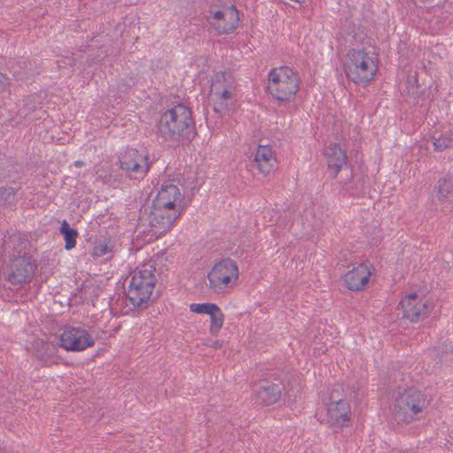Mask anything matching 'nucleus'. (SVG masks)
Returning a JSON list of instances; mask_svg holds the SVG:
<instances>
[{"instance_id":"6e6552de","label":"nucleus","mask_w":453,"mask_h":453,"mask_svg":"<svg viewBox=\"0 0 453 453\" xmlns=\"http://www.w3.org/2000/svg\"><path fill=\"white\" fill-rule=\"evenodd\" d=\"M96 342L93 336L84 328L74 326H65L62 334L57 339L58 347L67 351H82L93 347Z\"/></svg>"},{"instance_id":"7c9ffc66","label":"nucleus","mask_w":453,"mask_h":453,"mask_svg":"<svg viewBox=\"0 0 453 453\" xmlns=\"http://www.w3.org/2000/svg\"><path fill=\"white\" fill-rule=\"evenodd\" d=\"M8 160L0 155V182L10 176Z\"/></svg>"},{"instance_id":"aec40b11","label":"nucleus","mask_w":453,"mask_h":453,"mask_svg":"<svg viewBox=\"0 0 453 453\" xmlns=\"http://www.w3.org/2000/svg\"><path fill=\"white\" fill-rule=\"evenodd\" d=\"M154 200L164 203V205L170 203L171 201L184 203V196L176 185L167 184L161 186Z\"/></svg>"},{"instance_id":"a878e982","label":"nucleus","mask_w":453,"mask_h":453,"mask_svg":"<svg viewBox=\"0 0 453 453\" xmlns=\"http://www.w3.org/2000/svg\"><path fill=\"white\" fill-rule=\"evenodd\" d=\"M152 203L157 205V207L162 208L165 211H169V213H173L176 215V219H179L185 210L184 203H176L171 201L170 203L165 204L162 202L153 200Z\"/></svg>"},{"instance_id":"39448f33","label":"nucleus","mask_w":453,"mask_h":453,"mask_svg":"<svg viewBox=\"0 0 453 453\" xmlns=\"http://www.w3.org/2000/svg\"><path fill=\"white\" fill-rule=\"evenodd\" d=\"M344 72L347 78L356 84L368 83L373 80L377 65L364 50H351L344 64Z\"/></svg>"},{"instance_id":"2eb2a0df","label":"nucleus","mask_w":453,"mask_h":453,"mask_svg":"<svg viewBox=\"0 0 453 453\" xmlns=\"http://www.w3.org/2000/svg\"><path fill=\"white\" fill-rule=\"evenodd\" d=\"M57 339L49 342L42 339H36L32 342L33 355L45 366H50L56 363L58 344Z\"/></svg>"},{"instance_id":"4c0bfd02","label":"nucleus","mask_w":453,"mask_h":453,"mask_svg":"<svg viewBox=\"0 0 453 453\" xmlns=\"http://www.w3.org/2000/svg\"><path fill=\"white\" fill-rule=\"evenodd\" d=\"M220 76H221L222 78H224V77H225V73H222L220 74Z\"/></svg>"},{"instance_id":"2f4dec72","label":"nucleus","mask_w":453,"mask_h":453,"mask_svg":"<svg viewBox=\"0 0 453 453\" xmlns=\"http://www.w3.org/2000/svg\"><path fill=\"white\" fill-rule=\"evenodd\" d=\"M9 86L8 78L0 73V93H3L7 89Z\"/></svg>"},{"instance_id":"6ab92c4d","label":"nucleus","mask_w":453,"mask_h":453,"mask_svg":"<svg viewBox=\"0 0 453 453\" xmlns=\"http://www.w3.org/2000/svg\"><path fill=\"white\" fill-rule=\"evenodd\" d=\"M169 213L167 216H161L159 211H150L149 219L150 226L154 228V234L162 235L172 227L173 223L178 219L176 215Z\"/></svg>"},{"instance_id":"423d86ee","label":"nucleus","mask_w":453,"mask_h":453,"mask_svg":"<svg viewBox=\"0 0 453 453\" xmlns=\"http://www.w3.org/2000/svg\"><path fill=\"white\" fill-rule=\"evenodd\" d=\"M238 277L237 264L231 258H223L216 263L207 275L210 288L217 293L231 287Z\"/></svg>"},{"instance_id":"7ed1b4c3","label":"nucleus","mask_w":453,"mask_h":453,"mask_svg":"<svg viewBox=\"0 0 453 453\" xmlns=\"http://www.w3.org/2000/svg\"><path fill=\"white\" fill-rule=\"evenodd\" d=\"M156 269L152 266L147 268L142 265L135 270L131 276L127 297L133 308L144 310L152 303L156 298H151L152 291L157 281L155 275Z\"/></svg>"},{"instance_id":"58836bf2","label":"nucleus","mask_w":453,"mask_h":453,"mask_svg":"<svg viewBox=\"0 0 453 453\" xmlns=\"http://www.w3.org/2000/svg\"><path fill=\"white\" fill-rule=\"evenodd\" d=\"M217 81H219V75H217Z\"/></svg>"},{"instance_id":"f8f14e48","label":"nucleus","mask_w":453,"mask_h":453,"mask_svg":"<svg viewBox=\"0 0 453 453\" xmlns=\"http://www.w3.org/2000/svg\"><path fill=\"white\" fill-rule=\"evenodd\" d=\"M7 280L13 286H21L34 277L36 265L30 258L11 259Z\"/></svg>"},{"instance_id":"1a4fd4ad","label":"nucleus","mask_w":453,"mask_h":453,"mask_svg":"<svg viewBox=\"0 0 453 453\" xmlns=\"http://www.w3.org/2000/svg\"><path fill=\"white\" fill-rule=\"evenodd\" d=\"M283 390L284 385L280 379L264 378L252 387L253 400L257 404L270 406L280 400Z\"/></svg>"},{"instance_id":"9b49d317","label":"nucleus","mask_w":453,"mask_h":453,"mask_svg":"<svg viewBox=\"0 0 453 453\" xmlns=\"http://www.w3.org/2000/svg\"><path fill=\"white\" fill-rule=\"evenodd\" d=\"M403 317L411 322H418L426 319L432 311L433 306L425 298H419L416 293L410 294L400 302Z\"/></svg>"},{"instance_id":"f257e3e1","label":"nucleus","mask_w":453,"mask_h":453,"mask_svg":"<svg viewBox=\"0 0 453 453\" xmlns=\"http://www.w3.org/2000/svg\"><path fill=\"white\" fill-rule=\"evenodd\" d=\"M157 134L166 142H184L193 140L196 133L191 110L179 104L165 111L157 121Z\"/></svg>"},{"instance_id":"a211bd4d","label":"nucleus","mask_w":453,"mask_h":453,"mask_svg":"<svg viewBox=\"0 0 453 453\" xmlns=\"http://www.w3.org/2000/svg\"><path fill=\"white\" fill-rule=\"evenodd\" d=\"M9 247L12 248L10 254L11 259H25L30 258L32 260V243L31 242L21 235L20 234H13L7 242Z\"/></svg>"},{"instance_id":"dca6fc26","label":"nucleus","mask_w":453,"mask_h":453,"mask_svg":"<svg viewBox=\"0 0 453 453\" xmlns=\"http://www.w3.org/2000/svg\"><path fill=\"white\" fill-rule=\"evenodd\" d=\"M251 167L257 170L264 176H267L275 169L276 158L269 146L259 145L257 147Z\"/></svg>"},{"instance_id":"bb28decb","label":"nucleus","mask_w":453,"mask_h":453,"mask_svg":"<svg viewBox=\"0 0 453 453\" xmlns=\"http://www.w3.org/2000/svg\"><path fill=\"white\" fill-rule=\"evenodd\" d=\"M211 318L210 332L212 335H217L224 323V315L219 308L218 311H212L209 314Z\"/></svg>"},{"instance_id":"c85d7f7f","label":"nucleus","mask_w":453,"mask_h":453,"mask_svg":"<svg viewBox=\"0 0 453 453\" xmlns=\"http://www.w3.org/2000/svg\"><path fill=\"white\" fill-rule=\"evenodd\" d=\"M453 353V347L451 345L444 344L438 346L433 350L434 357L438 359V363H442L447 360V356Z\"/></svg>"},{"instance_id":"4be33fe9","label":"nucleus","mask_w":453,"mask_h":453,"mask_svg":"<svg viewBox=\"0 0 453 453\" xmlns=\"http://www.w3.org/2000/svg\"><path fill=\"white\" fill-rule=\"evenodd\" d=\"M19 188V187H0V206L4 209L14 210L17 204L16 194Z\"/></svg>"},{"instance_id":"0eeeda50","label":"nucleus","mask_w":453,"mask_h":453,"mask_svg":"<svg viewBox=\"0 0 453 453\" xmlns=\"http://www.w3.org/2000/svg\"><path fill=\"white\" fill-rule=\"evenodd\" d=\"M119 162L120 169L126 175L135 180H143L152 165L148 153L142 154L133 148H127L119 157Z\"/></svg>"},{"instance_id":"72a5a7b5","label":"nucleus","mask_w":453,"mask_h":453,"mask_svg":"<svg viewBox=\"0 0 453 453\" xmlns=\"http://www.w3.org/2000/svg\"><path fill=\"white\" fill-rule=\"evenodd\" d=\"M150 211H159L161 216H167V215H169V211H165L162 208L157 207V205H156L154 203L151 204Z\"/></svg>"},{"instance_id":"f03ea898","label":"nucleus","mask_w":453,"mask_h":453,"mask_svg":"<svg viewBox=\"0 0 453 453\" xmlns=\"http://www.w3.org/2000/svg\"><path fill=\"white\" fill-rule=\"evenodd\" d=\"M429 402L426 395L416 388H407L395 399L391 411L392 419L398 425L408 424L423 417Z\"/></svg>"},{"instance_id":"473e14b6","label":"nucleus","mask_w":453,"mask_h":453,"mask_svg":"<svg viewBox=\"0 0 453 453\" xmlns=\"http://www.w3.org/2000/svg\"><path fill=\"white\" fill-rule=\"evenodd\" d=\"M216 95H219L220 98L228 100L233 97V93L227 88H224L222 91H216Z\"/></svg>"},{"instance_id":"ddd939ff","label":"nucleus","mask_w":453,"mask_h":453,"mask_svg":"<svg viewBox=\"0 0 453 453\" xmlns=\"http://www.w3.org/2000/svg\"><path fill=\"white\" fill-rule=\"evenodd\" d=\"M370 276V265L366 263H361L349 271L343 276V280L349 290L361 291L367 285Z\"/></svg>"},{"instance_id":"5701e85b","label":"nucleus","mask_w":453,"mask_h":453,"mask_svg":"<svg viewBox=\"0 0 453 453\" xmlns=\"http://www.w3.org/2000/svg\"><path fill=\"white\" fill-rule=\"evenodd\" d=\"M59 232L64 236L65 250H70L73 249L76 246L78 231L75 228L71 227L66 220H63Z\"/></svg>"},{"instance_id":"412c9836","label":"nucleus","mask_w":453,"mask_h":453,"mask_svg":"<svg viewBox=\"0 0 453 453\" xmlns=\"http://www.w3.org/2000/svg\"><path fill=\"white\" fill-rule=\"evenodd\" d=\"M357 392L355 387H347L346 388L341 383H335L329 390V403H338L342 402H349V398H356Z\"/></svg>"},{"instance_id":"20e7f679","label":"nucleus","mask_w":453,"mask_h":453,"mask_svg":"<svg viewBox=\"0 0 453 453\" xmlns=\"http://www.w3.org/2000/svg\"><path fill=\"white\" fill-rule=\"evenodd\" d=\"M299 90V80L288 66L273 68L268 73L267 91L277 101L289 102Z\"/></svg>"},{"instance_id":"c9c22d12","label":"nucleus","mask_w":453,"mask_h":453,"mask_svg":"<svg viewBox=\"0 0 453 453\" xmlns=\"http://www.w3.org/2000/svg\"><path fill=\"white\" fill-rule=\"evenodd\" d=\"M223 346V341L217 340L212 344L211 347L214 349H220Z\"/></svg>"},{"instance_id":"b1692460","label":"nucleus","mask_w":453,"mask_h":453,"mask_svg":"<svg viewBox=\"0 0 453 453\" xmlns=\"http://www.w3.org/2000/svg\"><path fill=\"white\" fill-rule=\"evenodd\" d=\"M434 188L437 192V198L440 201H445L449 195L453 192V182L451 178H441Z\"/></svg>"},{"instance_id":"e433bc0d","label":"nucleus","mask_w":453,"mask_h":453,"mask_svg":"<svg viewBox=\"0 0 453 453\" xmlns=\"http://www.w3.org/2000/svg\"><path fill=\"white\" fill-rule=\"evenodd\" d=\"M84 165V163L82 161H76L74 162V165L77 166V167H81Z\"/></svg>"},{"instance_id":"4468645a","label":"nucleus","mask_w":453,"mask_h":453,"mask_svg":"<svg viewBox=\"0 0 453 453\" xmlns=\"http://www.w3.org/2000/svg\"><path fill=\"white\" fill-rule=\"evenodd\" d=\"M324 155L327 157V170L332 179H335L341 169L347 167L348 157L338 143H331L324 150Z\"/></svg>"},{"instance_id":"9d476101","label":"nucleus","mask_w":453,"mask_h":453,"mask_svg":"<svg viewBox=\"0 0 453 453\" xmlns=\"http://www.w3.org/2000/svg\"><path fill=\"white\" fill-rule=\"evenodd\" d=\"M207 21L219 35H229L239 26V12L234 5L225 6L221 10L209 11Z\"/></svg>"},{"instance_id":"393cba45","label":"nucleus","mask_w":453,"mask_h":453,"mask_svg":"<svg viewBox=\"0 0 453 453\" xmlns=\"http://www.w3.org/2000/svg\"><path fill=\"white\" fill-rule=\"evenodd\" d=\"M431 139L435 151H443L444 150L453 148V138L449 134H441L436 136L434 134Z\"/></svg>"},{"instance_id":"f3484780","label":"nucleus","mask_w":453,"mask_h":453,"mask_svg":"<svg viewBox=\"0 0 453 453\" xmlns=\"http://www.w3.org/2000/svg\"><path fill=\"white\" fill-rule=\"evenodd\" d=\"M328 421L331 426L343 427L350 419V404L349 402L338 403H328L327 407Z\"/></svg>"},{"instance_id":"f704fd0d","label":"nucleus","mask_w":453,"mask_h":453,"mask_svg":"<svg viewBox=\"0 0 453 453\" xmlns=\"http://www.w3.org/2000/svg\"><path fill=\"white\" fill-rule=\"evenodd\" d=\"M353 179V175H352V173L350 172V177L349 179L347 180V181H344L343 182V187L347 189V190H349L351 188V187L349 186L350 185V182Z\"/></svg>"},{"instance_id":"cd10ccee","label":"nucleus","mask_w":453,"mask_h":453,"mask_svg":"<svg viewBox=\"0 0 453 453\" xmlns=\"http://www.w3.org/2000/svg\"><path fill=\"white\" fill-rule=\"evenodd\" d=\"M189 308L192 312L207 315L219 311V306L211 303H192Z\"/></svg>"},{"instance_id":"c756f323","label":"nucleus","mask_w":453,"mask_h":453,"mask_svg":"<svg viewBox=\"0 0 453 453\" xmlns=\"http://www.w3.org/2000/svg\"><path fill=\"white\" fill-rule=\"evenodd\" d=\"M112 252V247H110L107 243L98 242L96 243L92 251V256L100 257Z\"/></svg>"}]
</instances>
